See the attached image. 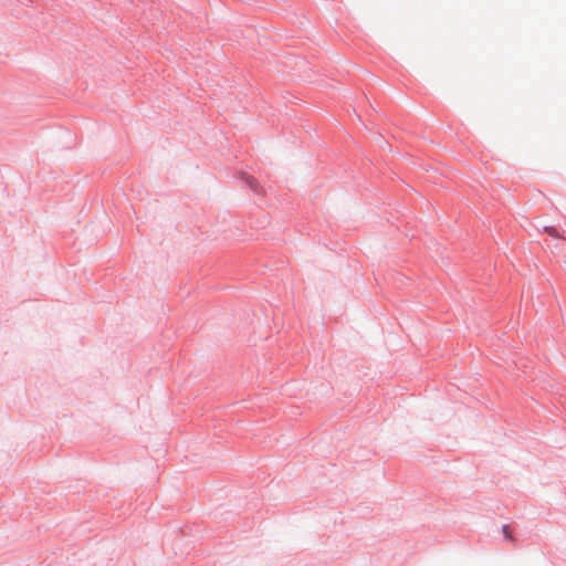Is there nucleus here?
Instances as JSON below:
<instances>
[{"label": "nucleus", "instance_id": "f257e3e1", "mask_svg": "<svg viewBox=\"0 0 566 566\" xmlns=\"http://www.w3.org/2000/svg\"><path fill=\"white\" fill-rule=\"evenodd\" d=\"M245 182L250 187V189H252L255 193H258V195L264 193L263 188L260 186V184L258 182V180L255 178L249 176L245 178Z\"/></svg>", "mask_w": 566, "mask_h": 566}, {"label": "nucleus", "instance_id": "f03ea898", "mask_svg": "<svg viewBox=\"0 0 566 566\" xmlns=\"http://www.w3.org/2000/svg\"><path fill=\"white\" fill-rule=\"evenodd\" d=\"M502 532H503L504 537H505L506 539H509V541H514V537H513V535H512V532H511V530H510L509 525H503V527H502Z\"/></svg>", "mask_w": 566, "mask_h": 566}, {"label": "nucleus", "instance_id": "7ed1b4c3", "mask_svg": "<svg viewBox=\"0 0 566 566\" xmlns=\"http://www.w3.org/2000/svg\"><path fill=\"white\" fill-rule=\"evenodd\" d=\"M544 231L554 238H560L559 233L554 227H545Z\"/></svg>", "mask_w": 566, "mask_h": 566}]
</instances>
